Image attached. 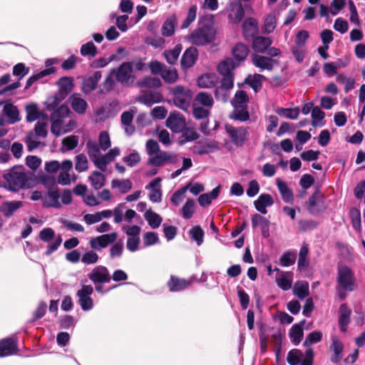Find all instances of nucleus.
Listing matches in <instances>:
<instances>
[{
  "label": "nucleus",
  "instance_id": "f257e3e1",
  "mask_svg": "<svg viewBox=\"0 0 365 365\" xmlns=\"http://www.w3.org/2000/svg\"><path fill=\"white\" fill-rule=\"evenodd\" d=\"M357 287V281L352 269L345 264L337 267L336 289L339 292H352Z\"/></svg>",
  "mask_w": 365,
  "mask_h": 365
},
{
  "label": "nucleus",
  "instance_id": "f03ea898",
  "mask_svg": "<svg viewBox=\"0 0 365 365\" xmlns=\"http://www.w3.org/2000/svg\"><path fill=\"white\" fill-rule=\"evenodd\" d=\"M6 181L5 188L16 192L26 187L27 177L21 166H14L3 175Z\"/></svg>",
  "mask_w": 365,
  "mask_h": 365
},
{
  "label": "nucleus",
  "instance_id": "7ed1b4c3",
  "mask_svg": "<svg viewBox=\"0 0 365 365\" xmlns=\"http://www.w3.org/2000/svg\"><path fill=\"white\" fill-rule=\"evenodd\" d=\"M168 91L173 97V104L182 110H187L192 98L191 90L187 87L177 85L168 87Z\"/></svg>",
  "mask_w": 365,
  "mask_h": 365
},
{
  "label": "nucleus",
  "instance_id": "20e7f679",
  "mask_svg": "<svg viewBox=\"0 0 365 365\" xmlns=\"http://www.w3.org/2000/svg\"><path fill=\"white\" fill-rule=\"evenodd\" d=\"M215 37V30L211 25L203 24L193 30L188 36L189 41L196 46L211 43Z\"/></svg>",
  "mask_w": 365,
  "mask_h": 365
},
{
  "label": "nucleus",
  "instance_id": "39448f33",
  "mask_svg": "<svg viewBox=\"0 0 365 365\" xmlns=\"http://www.w3.org/2000/svg\"><path fill=\"white\" fill-rule=\"evenodd\" d=\"M88 277L95 284L96 290L103 294V284L109 283L111 280L109 271L107 267L103 265H98L94 267L92 271L88 274Z\"/></svg>",
  "mask_w": 365,
  "mask_h": 365
},
{
  "label": "nucleus",
  "instance_id": "423d86ee",
  "mask_svg": "<svg viewBox=\"0 0 365 365\" xmlns=\"http://www.w3.org/2000/svg\"><path fill=\"white\" fill-rule=\"evenodd\" d=\"M133 71V62H123L117 69L112 68L110 70V75H115V79L121 84H128L131 78H133L132 75Z\"/></svg>",
  "mask_w": 365,
  "mask_h": 365
},
{
  "label": "nucleus",
  "instance_id": "0eeeda50",
  "mask_svg": "<svg viewBox=\"0 0 365 365\" xmlns=\"http://www.w3.org/2000/svg\"><path fill=\"white\" fill-rule=\"evenodd\" d=\"M225 129L230 136L232 142L237 147H241L244 145L249 136L248 128L247 127L236 128L232 125H225Z\"/></svg>",
  "mask_w": 365,
  "mask_h": 365
},
{
  "label": "nucleus",
  "instance_id": "6e6552de",
  "mask_svg": "<svg viewBox=\"0 0 365 365\" xmlns=\"http://www.w3.org/2000/svg\"><path fill=\"white\" fill-rule=\"evenodd\" d=\"M251 59L252 64L259 68V71L265 70L271 71L274 66L278 63L277 60L257 53H252Z\"/></svg>",
  "mask_w": 365,
  "mask_h": 365
},
{
  "label": "nucleus",
  "instance_id": "1a4fd4ad",
  "mask_svg": "<svg viewBox=\"0 0 365 365\" xmlns=\"http://www.w3.org/2000/svg\"><path fill=\"white\" fill-rule=\"evenodd\" d=\"M245 16V10L240 1H235L229 4L227 19L232 24H239Z\"/></svg>",
  "mask_w": 365,
  "mask_h": 365
},
{
  "label": "nucleus",
  "instance_id": "9d476101",
  "mask_svg": "<svg viewBox=\"0 0 365 365\" xmlns=\"http://www.w3.org/2000/svg\"><path fill=\"white\" fill-rule=\"evenodd\" d=\"M117 237L118 235L116 232L102 235L91 238L90 240L89 244L92 249L95 250H101L106 247L108 245L115 242Z\"/></svg>",
  "mask_w": 365,
  "mask_h": 365
},
{
  "label": "nucleus",
  "instance_id": "9b49d317",
  "mask_svg": "<svg viewBox=\"0 0 365 365\" xmlns=\"http://www.w3.org/2000/svg\"><path fill=\"white\" fill-rule=\"evenodd\" d=\"M307 209L314 215L323 212L326 206L324 205L323 196L318 190H316L309 198Z\"/></svg>",
  "mask_w": 365,
  "mask_h": 365
},
{
  "label": "nucleus",
  "instance_id": "f8f14e48",
  "mask_svg": "<svg viewBox=\"0 0 365 365\" xmlns=\"http://www.w3.org/2000/svg\"><path fill=\"white\" fill-rule=\"evenodd\" d=\"M242 34L245 39L250 41L257 36L259 33V25L257 21L252 18H247L242 25Z\"/></svg>",
  "mask_w": 365,
  "mask_h": 365
},
{
  "label": "nucleus",
  "instance_id": "ddd939ff",
  "mask_svg": "<svg viewBox=\"0 0 365 365\" xmlns=\"http://www.w3.org/2000/svg\"><path fill=\"white\" fill-rule=\"evenodd\" d=\"M193 281V277H191L189 279H184L175 275H171L167 282V285L170 291L180 292L190 286Z\"/></svg>",
  "mask_w": 365,
  "mask_h": 365
},
{
  "label": "nucleus",
  "instance_id": "4468645a",
  "mask_svg": "<svg viewBox=\"0 0 365 365\" xmlns=\"http://www.w3.org/2000/svg\"><path fill=\"white\" fill-rule=\"evenodd\" d=\"M18 352L16 339L8 337L0 340V357L16 354Z\"/></svg>",
  "mask_w": 365,
  "mask_h": 365
},
{
  "label": "nucleus",
  "instance_id": "2eb2a0df",
  "mask_svg": "<svg viewBox=\"0 0 365 365\" xmlns=\"http://www.w3.org/2000/svg\"><path fill=\"white\" fill-rule=\"evenodd\" d=\"M166 125L172 131L180 133L185 127V120L180 113L173 112L167 118Z\"/></svg>",
  "mask_w": 365,
  "mask_h": 365
},
{
  "label": "nucleus",
  "instance_id": "dca6fc26",
  "mask_svg": "<svg viewBox=\"0 0 365 365\" xmlns=\"http://www.w3.org/2000/svg\"><path fill=\"white\" fill-rule=\"evenodd\" d=\"M2 112L6 116V120L9 124H14L19 122L21 119L18 108L14 105L10 99L7 100Z\"/></svg>",
  "mask_w": 365,
  "mask_h": 365
},
{
  "label": "nucleus",
  "instance_id": "f3484780",
  "mask_svg": "<svg viewBox=\"0 0 365 365\" xmlns=\"http://www.w3.org/2000/svg\"><path fill=\"white\" fill-rule=\"evenodd\" d=\"M60 193L57 188H51L42 198V204L44 207L61 208L59 202Z\"/></svg>",
  "mask_w": 365,
  "mask_h": 365
},
{
  "label": "nucleus",
  "instance_id": "a211bd4d",
  "mask_svg": "<svg viewBox=\"0 0 365 365\" xmlns=\"http://www.w3.org/2000/svg\"><path fill=\"white\" fill-rule=\"evenodd\" d=\"M168 163H175V157L171 155L166 151H162L155 154L154 156L150 157L147 164L155 167H160Z\"/></svg>",
  "mask_w": 365,
  "mask_h": 365
},
{
  "label": "nucleus",
  "instance_id": "6ab92c4d",
  "mask_svg": "<svg viewBox=\"0 0 365 365\" xmlns=\"http://www.w3.org/2000/svg\"><path fill=\"white\" fill-rule=\"evenodd\" d=\"M252 41V48L253 53H264L267 48L272 44V40L269 37L257 36Z\"/></svg>",
  "mask_w": 365,
  "mask_h": 365
},
{
  "label": "nucleus",
  "instance_id": "aec40b11",
  "mask_svg": "<svg viewBox=\"0 0 365 365\" xmlns=\"http://www.w3.org/2000/svg\"><path fill=\"white\" fill-rule=\"evenodd\" d=\"M217 143L215 140H200L193 146V153L202 155L212 152L217 150Z\"/></svg>",
  "mask_w": 365,
  "mask_h": 365
},
{
  "label": "nucleus",
  "instance_id": "412c9836",
  "mask_svg": "<svg viewBox=\"0 0 365 365\" xmlns=\"http://www.w3.org/2000/svg\"><path fill=\"white\" fill-rule=\"evenodd\" d=\"M351 309L348 307L346 304H342L339 309V326L342 332L347 330V327L351 322Z\"/></svg>",
  "mask_w": 365,
  "mask_h": 365
},
{
  "label": "nucleus",
  "instance_id": "4be33fe9",
  "mask_svg": "<svg viewBox=\"0 0 365 365\" xmlns=\"http://www.w3.org/2000/svg\"><path fill=\"white\" fill-rule=\"evenodd\" d=\"M101 72L95 71L92 75L85 78L82 83L83 92L86 94L94 91L101 78Z\"/></svg>",
  "mask_w": 365,
  "mask_h": 365
},
{
  "label": "nucleus",
  "instance_id": "5701e85b",
  "mask_svg": "<svg viewBox=\"0 0 365 365\" xmlns=\"http://www.w3.org/2000/svg\"><path fill=\"white\" fill-rule=\"evenodd\" d=\"M163 96L160 93L155 91H147L141 93L139 101L148 106L161 102Z\"/></svg>",
  "mask_w": 365,
  "mask_h": 365
},
{
  "label": "nucleus",
  "instance_id": "b1692460",
  "mask_svg": "<svg viewBox=\"0 0 365 365\" xmlns=\"http://www.w3.org/2000/svg\"><path fill=\"white\" fill-rule=\"evenodd\" d=\"M274 204L273 197L267 193L261 194L257 200L254 202L255 209L262 214H267V207H270Z\"/></svg>",
  "mask_w": 365,
  "mask_h": 365
},
{
  "label": "nucleus",
  "instance_id": "393cba45",
  "mask_svg": "<svg viewBox=\"0 0 365 365\" xmlns=\"http://www.w3.org/2000/svg\"><path fill=\"white\" fill-rule=\"evenodd\" d=\"M197 58V50L195 47H190L185 50L182 56L180 63L183 69L192 67Z\"/></svg>",
  "mask_w": 365,
  "mask_h": 365
},
{
  "label": "nucleus",
  "instance_id": "a878e982",
  "mask_svg": "<svg viewBox=\"0 0 365 365\" xmlns=\"http://www.w3.org/2000/svg\"><path fill=\"white\" fill-rule=\"evenodd\" d=\"M330 349L334 352L333 356L330 358V361L334 364H338L342 359L341 354L344 350V344L337 336L331 337Z\"/></svg>",
  "mask_w": 365,
  "mask_h": 365
},
{
  "label": "nucleus",
  "instance_id": "bb28decb",
  "mask_svg": "<svg viewBox=\"0 0 365 365\" xmlns=\"http://www.w3.org/2000/svg\"><path fill=\"white\" fill-rule=\"evenodd\" d=\"M23 206L21 201H5L0 206V212L9 218L20 207Z\"/></svg>",
  "mask_w": 365,
  "mask_h": 365
},
{
  "label": "nucleus",
  "instance_id": "cd10ccee",
  "mask_svg": "<svg viewBox=\"0 0 365 365\" xmlns=\"http://www.w3.org/2000/svg\"><path fill=\"white\" fill-rule=\"evenodd\" d=\"M232 53L234 60L242 62L247 58L250 53V48L243 43H237L233 47Z\"/></svg>",
  "mask_w": 365,
  "mask_h": 365
},
{
  "label": "nucleus",
  "instance_id": "c85d7f7f",
  "mask_svg": "<svg viewBox=\"0 0 365 365\" xmlns=\"http://www.w3.org/2000/svg\"><path fill=\"white\" fill-rule=\"evenodd\" d=\"M193 103L210 109L213 106L214 100L210 93L201 91L195 96Z\"/></svg>",
  "mask_w": 365,
  "mask_h": 365
},
{
  "label": "nucleus",
  "instance_id": "c756f323",
  "mask_svg": "<svg viewBox=\"0 0 365 365\" xmlns=\"http://www.w3.org/2000/svg\"><path fill=\"white\" fill-rule=\"evenodd\" d=\"M252 225L254 229L257 226H260L262 235L264 237L269 235V221L266 217L259 214L253 215L252 216Z\"/></svg>",
  "mask_w": 365,
  "mask_h": 365
},
{
  "label": "nucleus",
  "instance_id": "7c9ffc66",
  "mask_svg": "<svg viewBox=\"0 0 365 365\" xmlns=\"http://www.w3.org/2000/svg\"><path fill=\"white\" fill-rule=\"evenodd\" d=\"M277 186L281 194L282 198L284 202L292 203L294 201V195L287 185L282 180H277Z\"/></svg>",
  "mask_w": 365,
  "mask_h": 365
},
{
  "label": "nucleus",
  "instance_id": "2f4dec72",
  "mask_svg": "<svg viewBox=\"0 0 365 365\" xmlns=\"http://www.w3.org/2000/svg\"><path fill=\"white\" fill-rule=\"evenodd\" d=\"M88 180L93 189L100 190L106 184V175L99 171L95 170L88 177Z\"/></svg>",
  "mask_w": 365,
  "mask_h": 365
},
{
  "label": "nucleus",
  "instance_id": "473e14b6",
  "mask_svg": "<svg viewBox=\"0 0 365 365\" xmlns=\"http://www.w3.org/2000/svg\"><path fill=\"white\" fill-rule=\"evenodd\" d=\"M265 80L266 78L263 75L255 73L253 76L249 75L245 82L250 85L255 92H258L262 86V81Z\"/></svg>",
  "mask_w": 365,
  "mask_h": 365
},
{
  "label": "nucleus",
  "instance_id": "72a5a7b5",
  "mask_svg": "<svg viewBox=\"0 0 365 365\" xmlns=\"http://www.w3.org/2000/svg\"><path fill=\"white\" fill-rule=\"evenodd\" d=\"M181 133L182 134L178 138V143L181 145L199 138L198 133L190 128H184Z\"/></svg>",
  "mask_w": 365,
  "mask_h": 365
},
{
  "label": "nucleus",
  "instance_id": "f704fd0d",
  "mask_svg": "<svg viewBox=\"0 0 365 365\" xmlns=\"http://www.w3.org/2000/svg\"><path fill=\"white\" fill-rule=\"evenodd\" d=\"M25 111L26 113V119L29 123L36 120L43 114L42 112L39 110L36 103L27 104L25 107Z\"/></svg>",
  "mask_w": 365,
  "mask_h": 365
},
{
  "label": "nucleus",
  "instance_id": "c9c22d12",
  "mask_svg": "<svg viewBox=\"0 0 365 365\" xmlns=\"http://www.w3.org/2000/svg\"><path fill=\"white\" fill-rule=\"evenodd\" d=\"M304 323V320L301 322V324H294L289 330V337L291 341L295 345L299 344L303 337V329L302 324Z\"/></svg>",
  "mask_w": 365,
  "mask_h": 365
},
{
  "label": "nucleus",
  "instance_id": "e433bc0d",
  "mask_svg": "<svg viewBox=\"0 0 365 365\" xmlns=\"http://www.w3.org/2000/svg\"><path fill=\"white\" fill-rule=\"evenodd\" d=\"M71 106L78 114H84L88 108V103L84 99L75 96L71 98Z\"/></svg>",
  "mask_w": 365,
  "mask_h": 365
},
{
  "label": "nucleus",
  "instance_id": "4c0bfd02",
  "mask_svg": "<svg viewBox=\"0 0 365 365\" xmlns=\"http://www.w3.org/2000/svg\"><path fill=\"white\" fill-rule=\"evenodd\" d=\"M235 67V65L233 59L228 58L219 63L217 71L222 76L233 75L232 71Z\"/></svg>",
  "mask_w": 365,
  "mask_h": 365
},
{
  "label": "nucleus",
  "instance_id": "58836bf2",
  "mask_svg": "<svg viewBox=\"0 0 365 365\" xmlns=\"http://www.w3.org/2000/svg\"><path fill=\"white\" fill-rule=\"evenodd\" d=\"M144 217L148 225L153 229L158 228L163 220L162 217L151 209L148 210L145 212Z\"/></svg>",
  "mask_w": 365,
  "mask_h": 365
},
{
  "label": "nucleus",
  "instance_id": "ea45409f",
  "mask_svg": "<svg viewBox=\"0 0 365 365\" xmlns=\"http://www.w3.org/2000/svg\"><path fill=\"white\" fill-rule=\"evenodd\" d=\"M248 96L243 90H239L236 92L235 98L231 101V103L235 108L247 107Z\"/></svg>",
  "mask_w": 365,
  "mask_h": 365
},
{
  "label": "nucleus",
  "instance_id": "a19ab883",
  "mask_svg": "<svg viewBox=\"0 0 365 365\" xmlns=\"http://www.w3.org/2000/svg\"><path fill=\"white\" fill-rule=\"evenodd\" d=\"M54 68H48L43 71H41L40 72L32 75L31 77L28 78L26 81V83L24 89H29L36 81L41 79L42 78L47 76L50 74H52L54 73Z\"/></svg>",
  "mask_w": 365,
  "mask_h": 365
},
{
  "label": "nucleus",
  "instance_id": "79ce46f5",
  "mask_svg": "<svg viewBox=\"0 0 365 365\" xmlns=\"http://www.w3.org/2000/svg\"><path fill=\"white\" fill-rule=\"evenodd\" d=\"M54 68H48L43 71H41L40 72L32 75L31 77L28 78L26 81V83L24 89H29L36 81L41 79L42 78L47 76L50 74H52L54 73Z\"/></svg>",
  "mask_w": 365,
  "mask_h": 365
},
{
  "label": "nucleus",
  "instance_id": "37998d69",
  "mask_svg": "<svg viewBox=\"0 0 365 365\" xmlns=\"http://www.w3.org/2000/svg\"><path fill=\"white\" fill-rule=\"evenodd\" d=\"M54 68H48L43 71H41L40 72L32 75L31 77L28 78L26 81V83L24 89H29L36 81L41 79L42 78L47 76L50 74H52L54 73Z\"/></svg>",
  "mask_w": 365,
  "mask_h": 365
},
{
  "label": "nucleus",
  "instance_id": "c03bdc74",
  "mask_svg": "<svg viewBox=\"0 0 365 365\" xmlns=\"http://www.w3.org/2000/svg\"><path fill=\"white\" fill-rule=\"evenodd\" d=\"M86 149L88 155L93 163V162L101 155V148L93 140H88L86 143Z\"/></svg>",
  "mask_w": 365,
  "mask_h": 365
},
{
  "label": "nucleus",
  "instance_id": "a18cd8bd",
  "mask_svg": "<svg viewBox=\"0 0 365 365\" xmlns=\"http://www.w3.org/2000/svg\"><path fill=\"white\" fill-rule=\"evenodd\" d=\"M182 51V45L181 44H177L173 49L165 51L164 52V56L167 61V62L170 64L173 65L176 63L180 53Z\"/></svg>",
  "mask_w": 365,
  "mask_h": 365
},
{
  "label": "nucleus",
  "instance_id": "49530a36",
  "mask_svg": "<svg viewBox=\"0 0 365 365\" xmlns=\"http://www.w3.org/2000/svg\"><path fill=\"white\" fill-rule=\"evenodd\" d=\"M112 188L119 189L121 193H126L132 188V182L128 179H113L111 182Z\"/></svg>",
  "mask_w": 365,
  "mask_h": 365
},
{
  "label": "nucleus",
  "instance_id": "de8ad7c7",
  "mask_svg": "<svg viewBox=\"0 0 365 365\" xmlns=\"http://www.w3.org/2000/svg\"><path fill=\"white\" fill-rule=\"evenodd\" d=\"M189 235L192 241L196 242L198 246L203 243L205 232L200 225L193 226L189 230Z\"/></svg>",
  "mask_w": 365,
  "mask_h": 365
},
{
  "label": "nucleus",
  "instance_id": "09e8293b",
  "mask_svg": "<svg viewBox=\"0 0 365 365\" xmlns=\"http://www.w3.org/2000/svg\"><path fill=\"white\" fill-rule=\"evenodd\" d=\"M293 294L295 297H308L309 284L305 281H299L294 284Z\"/></svg>",
  "mask_w": 365,
  "mask_h": 365
},
{
  "label": "nucleus",
  "instance_id": "8fccbe9b",
  "mask_svg": "<svg viewBox=\"0 0 365 365\" xmlns=\"http://www.w3.org/2000/svg\"><path fill=\"white\" fill-rule=\"evenodd\" d=\"M195 200L192 199H187L181 210L182 217L185 220L190 219L195 212Z\"/></svg>",
  "mask_w": 365,
  "mask_h": 365
},
{
  "label": "nucleus",
  "instance_id": "3c124183",
  "mask_svg": "<svg viewBox=\"0 0 365 365\" xmlns=\"http://www.w3.org/2000/svg\"><path fill=\"white\" fill-rule=\"evenodd\" d=\"M78 144V137L76 135H69L62 140V152L72 150L77 147Z\"/></svg>",
  "mask_w": 365,
  "mask_h": 365
},
{
  "label": "nucleus",
  "instance_id": "603ef678",
  "mask_svg": "<svg viewBox=\"0 0 365 365\" xmlns=\"http://www.w3.org/2000/svg\"><path fill=\"white\" fill-rule=\"evenodd\" d=\"M176 19L175 16L168 18L163 24L162 35L166 37L171 36L175 33Z\"/></svg>",
  "mask_w": 365,
  "mask_h": 365
},
{
  "label": "nucleus",
  "instance_id": "864d4df0",
  "mask_svg": "<svg viewBox=\"0 0 365 365\" xmlns=\"http://www.w3.org/2000/svg\"><path fill=\"white\" fill-rule=\"evenodd\" d=\"M80 53L83 56L93 58L97 55L98 49L93 41H88L81 46Z\"/></svg>",
  "mask_w": 365,
  "mask_h": 365
},
{
  "label": "nucleus",
  "instance_id": "5fc2aeb1",
  "mask_svg": "<svg viewBox=\"0 0 365 365\" xmlns=\"http://www.w3.org/2000/svg\"><path fill=\"white\" fill-rule=\"evenodd\" d=\"M215 85V77L211 74L205 73L197 78V86L203 88H212Z\"/></svg>",
  "mask_w": 365,
  "mask_h": 365
},
{
  "label": "nucleus",
  "instance_id": "6e6d98bb",
  "mask_svg": "<svg viewBox=\"0 0 365 365\" xmlns=\"http://www.w3.org/2000/svg\"><path fill=\"white\" fill-rule=\"evenodd\" d=\"M161 85L160 78L150 76H145L138 82V86L144 88H159Z\"/></svg>",
  "mask_w": 365,
  "mask_h": 365
},
{
  "label": "nucleus",
  "instance_id": "4d7b16f0",
  "mask_svg": "<svg viewBox=\"0 0 365 365\" xmlns=\"http://www.w3.org/2000/svg\"><path fill=\"white\" fill-rule=\"evenodd\" d=\"M160 76L165 82L168 83H173L177 81L178 74L175 68H168L165 66Z\"/></svg>",
  "mask_w": 365,
  "mask_h": 365
},
{
  "label": "nucleus",
  "instance_id": "13d9d810",
  "mask_svg": "<svg viewBox=\"0 0 365 365\" xmlns=\"http://www.w3.org/2000/svg\"><path fill=\"white\" fill-rule=\"evenodd\" d=\"M325 117V113L322 111L318 106H315L313 108L312 111V125L314 127L322 126L324 125L322 122Z\"/></svg>",
  "mask_w": 365,
  "mask_h": 365
},
{
  "label": "nucleus",
  "instance_id": "bf43d9fd",
  "mask_svg": "<svg viewBox=\"0 0 365 365\" xmlns=\"http://www.w3.org/2000/svg\"><path fill=\"white\" fill-rule=\"evenodd\" d=\"M276 23L277 21L275 15L273 14H268L264 19V26L262 27V32L267 34L273 32L276 27Z\"/></svg>",
  "mask_w": 365,
  "mask_h": 365
},
{
  "label": "nucleus",
  "instance_id": "052dcab7",
  "mask_svg": "<svg viewBox=\"0 0 365 365\" xmlns=\"http://www.w3.org/2000/svg\"><path fill=\"white\" fill-rule=\"evenodd\" d=\"M350 218L353 228L358 232L361 231V219L359 210L353 208L350 210Z\"/></svg>",
  "mask_w": 365,
  "mask_h": 365
},
{
  "label": "nucleus",
  "instance_id": "680f3d73",
  "mask_svg": "<svg viewBox=\"0 0 365 365\" xmlns=\"http://www.w3.org/2000/svg\"><path fill=\"white\" fill-rule=\"evenodd\" d=\"M88 159L83 153L78 154L75 157V169L78 173L87 170L88 168Z\"/></svg>",
  "mask_w": 365,
  "mask_h": 365
},
{
  "label": "nucleus",
  "instance_id": "e2e57ef3",
  "mask_svg": "<svg viewBox=\"0 0 365 365\" xmlns=\"http://www.w3.org/2000/svg\"><path fill=\"white\" fill-rule=\"evenodd\" d=\"M192 115L197 120H205L210 115V109L193 103Z\"/></svg>",
  "mask_w": 365,
  "mask_h": 365
},
{
  "label": "nucleus",
  "instance_id": "0e129e2a",
  "mask_svg": "<svg viewBox=\"0 0 365 365\" xmlns=\"http://www.w3.org/2000/svg\"><path fill=\"white\" fill-rule=\"evenodd\" d=\"M51 131L56 136H59L66 132L64 128V121L63 119L53 118Z\"/></svg>",
  "mask_w": 365,
  "mask_h": 365
},
{
  "label": "nucleus",
  "instance_id": "69168bd1",
  "mask_svg": "<svg viewBox=\"0 0 365 365\" xmlns=\"http://www.w3.org/2000/svg\"><path fill=\"white\" fill-rule=\"evenodd\" d=\"M302 356V351L299 349H294L289 351L287 361L289 365H298Z\"/></svg>",
  "mask_w": 365,
  "mask_h": 365
},
{
  "label": "nucleus",
  "instance_id": "338daca9",
  "mask_svg": "<svg viewBox=\"0 0 365 365\" xmlns=\"http://www.w3.org/2000/svg\"><path fill=\"white\" fill-rule=\"evenodd\" d=\"M140 155L138 152L133 150L128 155L124 156L122 160L128 167L133 168L140 163Z\"/></svg>",
  "mask_w": 365,
  "mask_h": 365
},
{
  "label": "nucleus",
  "instance_id": "774afa93",
  "mask_svg": "<svg viewBox=\"0 0 365 365\" xmlns=\"http://www.w3.org/2000/svg\"><path fill=\"white\" fill-rule=\"evenodd\" d=\"M296 261V252L287 251L280 257L279 262L282 267H289Z\"/></svg>",
  "mask_w": 365,
  "mask_h": 365
}]
</instances>
